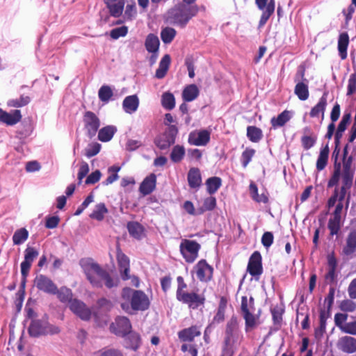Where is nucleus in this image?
<instances>
[{
    "mask_svg": "<svg viewBox=\"0 0 356 356\" xmlns=\"http://www.w3.org/2000/svg\"><path fill=\"white\" fill-rule=\"evenodd\" d=\"M120 307L127 314L134 311H145L149 309L150 301L148 296L140 290L124 287L121 293Z\"/></svg>",
    "mask_w": 356,
    "mask_h": 356,
    "instance_id": "obj_1",
    "label": "nucleus"
},
{
    "mask_svg": "<svg viewBox=\"0 0 356 356\" xmlns=\"http://www.w3.org/2000/svg\"><path fill=\"white\" fill-rule=\"evenodd\" d=\"M84 273L93 287L102 288V281L105 286L111 289L117 286L119 284L118 278H113L109 273L103 269L99 264L92 261H87L83 265Z\"/></svg>",
    "mask_w": 356,
    "mask_h": 356,
    "instance_id": "obj_2",
    "label": "nucleus"
},
{
    "mask_svg": "<svg viewBox=\"0 0 356 356\" xmlns=\"http://www.w3.org/2000/svg\"><path fill=\"white\" fill-rule=\"evenodd\" d=\"M199 12L197 5H188L183 3L175 6L168 12L167 20L170 23L184 28L188 22Z\"/></svg>",
    "mask_w": 356,
    "mask_h": 356,
    "instance_id": "obj_3",
    "label": "nucleus"
},
{
    "mask_svg": "<svg viewBox=\"0 0 356 356\" xmlns=\"http://www.w3.org/2000/svg\"><path fill=\"white\" fill-rule=\"evenodd\" d=\"M254 298L250 297L248 300L246 296H242L241 311L245 320V330L246 332L254 329L260 324V314L251 312L254 309Z\"/></svg>",
    "mask_w": 356,
    "mask_h": 356,
    "instance_id": "obj_4",
    "label": "nucleus"
},
{
    "mask_svg": "<svg viewBox=\"0 0 356 356\" xmlns=\"http://www.w3.org/2000/svg\"><path fill=\"white\" fill-rule=\"evenodd\" d=\"M201 245L196 241L183 239L179 245L180 253L185 261L193 263L198 257Z\"/></svg>",
    "mask_w": 356,
    "mask_h": 356,
    "instance_id": "obj_5",
    "label": "nucleus"
},
{
    "mask_svg": "<svg viewBox=\"0 0 356 356\" xmlns=\"http://www.w3.org/2000/svg\"><path fill=\"white\" fill-rule=\"evenodd\" d=\"M60 332L58 327L50 325L40 320H33L29 327L30 336L38 337L45 334H54Z\"/></svg>",
    "mask_w": 356,
    "mask_h": 356,
    "instance_id": "obj_6",
    "label": "nucleus"
},
{
    "mask_svg": "<svg viewBox=\"0 0 356 356\" xmlns=\"http://www.w3.org/2000/svg\"><path fill=\"white\" fill-rule=\"evenodd\" d=\"M197 279L201 282H209L213 280L214 269L206 259H200L193 267Z\"/></svg>",
    "mask_w": 356,
    "mask_h": 356,
    "instance_id": "obj_7",
    "label": "nucleus"
},
{
    "mask_svg": "<svg viewBox=\"0 0 356 356\" xmlns=\"http://www.w3.org/2000/svg\"><path fill=\"white\" fill-rule=\"evenodd\" d=\"M83 122L88 136L90 138L95 136L101 124L98 116L92 111H86L83 115Z\"/></svg>",
    "mask_w": 356,
    "mask_h": 356,
    "instance_id": "obj_8",
    "label": "nucleus"
},
{
    "mask_svg": "<svg viewBox=\"0 0 356 356\" xmlns=\"http://www.w3.org/2000/svg\"><path fill=\"white\" fill-rule=\"evenodd\" d=\"M132 326L129 319L126 316H118L115 322L110 325L111 331L115 335L124 337L131 331Z\"/></svg>",
    "mask_w": 356,
    "mask_h": 356,
    "instance_id": "obj_9",
    "label": "nucleus"
},
{
    "mask_svg": "<svg viewBox=\"0 0 356 356\" xmlns=\"http://www.w3.org/2000/svg\"><path fill=\"white\" fill-rule=\"evenodd\" d=\"M177 300L183 304H186L190 309H197L200 306L204 305L205 297L196 292H186Z\"/></svg>",
    "mask_w": 356,
    "mask_h": 356,
    "instance_id": "obj_10",
    "label": "nucleus"
},
{
    "mask_svg": "<svg viewBox=\"0 0 356 356\" xmlns=\"http://www.w3.org/2000/svg\"><path fill=\"white\" fill-rule=\"evenodd\" d=\"M34 285L39 291L48 294L55 295L57 292L56 284L49 277L42 274L35 277Z\"/></svg>",
    "mask_w": 356,
    "mask_h": 356,
    "instance_id": "obj_11",
    "label": "nucleus"
},
{
    "mask_svg": "<svg viewBox=\"0 0 356 356\" xmlns=\"http://www.w3.org/2000/svg\"><path fill=\"white\" fill-rule=\"evenodd\" d=\"M247 271L250 275L259 277L263 273L262 257L259 251H254L250 256Z\"/></svg>",
    "mask_w": 356,
    "mask_h": 356,
    "instance_id": "obj_12",
    "label": "nucleus"
},
{
    "mask_svg": "<svg viewBox=\"0 0 356 356\" xmlns=\"http://www.w3.org/2000/svg\"><path fill=\"white\" fill-rule=\"evenodd\" d=\"M117 252V261L119 267V270L121 277L123 280H127L130 278V262L129 257L122 252L120 244L118 243L116 247Z\"/></svg>",
    "mask_w": 356,
    "mask_h": 356,
    "instance_id": "obj_13",
    "label": "nucleus"
},
{
    "mask_svg": "<svg viewBox=\"0 0 356 356\" xmlns=\"http://www.w3.org/2000/svg\"><path fill=\"white\" fill-rule=\"evenodd\" d=\"M70 309L83 321H89L91 318V310L81 300L74 298L68 306Z\"/></svg>",
    "mask_w": 356,
    "mask_h": 356,
    "instance_id": "obj_14",
    "label": "nucleus"
},
{
    "mask_svg": "<svg viewBox=\"0 0 356 356\" xmlns=\"http://www.w3.org/2000/svg\"><path fill=\"white\" fill-rule=\"evenodd\" d=\"M39 252L33 247H27L24 250V259L21 263L22 275H28L33 261L38 257Z\"/></svg>",
    "mask_w": 356,
    "mask_h": 356,
    "instance_id": "obj_15",
    "label": "nucleus"
},
{
    "mask_svg": "<svg viewBox=\"0 0 356 356\" xmlns=\"http://www.w3.org/2000/svg\"><path fill=\"white\" fill-rule=\"evenodd\" d=\"M211 134L206 129L200 130L197 133L191 132L188 136V143L195 146H205L210 141Z\"/></svg>",
    "mask_w": 356,
    "mask_h": 356,
    "instance_id": "obj_16",
    "label": "nucleus"
},
{
    "mask_svg": "<svg viewBox=\"0 0 356 356\" xmlns=\"http://www.w3.org/2000/svg\"><path fill=\"white\" fill-rule=\"evenodd\" d=\"M178 338L182 342H193L195 337L201 335L200 326L195 325L184 328L177 333Z\"/></svg>",
    "mask_w": 356,
    "mask_h": 356,
    "instance_id": "obj_17",
    "label": "nucleus"
},
{
    "mask_svg": "<svg viewBox=\"0 0 356 356\" xmlns=\"http://www.w3.org/2000/svg\"><path fill=\"white\" fill-rule=\"evenodd\" d=\"M156 176L151 173L147 176L141 182L139 186V192L143 196L151 194L156 188Z\"/></svg>",
    "mask_w": 356,
    "mask_h": 356,
    "instance_id": "obj_18",
    "label": "nucleus"
},
{
    "mask_svg": "<svg viewBox=\"0 0 356 356\" xmlns=\"http://www.w3.org/2000/svg\"><path fill=\"white\" fill-rule=\"evenodd\" d=\"M22 114L19 110H14L11 113H8L0 108V122L8 126H13L20 122Z\"/></svg>",
    "mask_w": 356,
    "mask_h": 356,
    "instance_id": "obj_19",
    "label": "nucleus"
},
{
    "mask_svg": "<svg viewBox=\"0 0 356 356\" xmlns=\"http://www.w3.org/2000/svg\"><path fill=\"white\" fill-rule=\"evenodd\" d=\"M337 347L346 353H354L356 352V339L350 336L341 337L337 343Z\"/></svg>",
    "mask_w": 356,
    "mask_h": 356,
    "instance_id": "obj_20",
    "label": "nucleus"
},
{
    "mask_svg": "<svg viewBox=\"0 0 356 356\" xmlns=\"http://www.w3.org/2000/svg\"><path fill=\"white\" fill-rule=\"evenodd\" d=\"M238 330V320L236 316L233 315L227 321L225 327V337L227 343L234 341V336Z\"/></svg>",
    "mask_w": 356,
    "mask_h": 356,
    "instance_id": "obj_21",
    "label": "nucleus"
},
{
    "mask_svg": "<svg viewBox=\"0 0 356 356\" xmlns=\"http://www.w3.org/2000/svg\"><path fill=\"white\" fill-rule=\"evenodd\" d=\"M327 92H324L322 97L319 99L318 102L312 108L309 112L311 118L321 117V120L324 119L325 112L327 104Z\"/></svg>",
    "mask_w": 356,
    "mask_h": 356,
    "instance_id": "obj_22",
    "label": "nucleus"
},
{
    "mask_svg": "<svg viewBox=\"0 0 356 356\" xmlns=\"http://www.w3.org/2000/svg\"><path fill=\"white\" fill-rule=\"evenodd\" d=\"M104 1L111 16L119 17L122 15L125 3L124 0H104Z\"/></svg>",
    "mask_w": 356,
    "mask_h": 356,
    "instance_id": "obj_23",
    "label": "nucleus"
},
{
    "mask_svg": "<svg viewBox=\"0 0 356 356\" xmlns=\"http://www.w3.org/2000/svg\"><path fill=\"white\" fill-rule=\"evenodd\" d=\"M342 251L346 256L351 255L356 251V229L351 230L347 235Z\"/></svg>",
    "mask_w": 356,
    "mask_h": 356,
    "instance_id": "obj_24",
    "label": "nucleus"
},
{
    "mask_svg": "<svg viewBox=\"0 0 356 356\" xmlns=\"http://www.w3.org/2000/svg\"><path fill=\"white\" fill-rule=\"evenodd\" d=\"M228 299L225 296H221L218 303V307L215 316L213 318L212 323H220L225 321V312L227 307Z\"/></svg>",
    "mask_w": 356,
    "mask_h": 356,
    "instance_id": "obj_25",
    "label": "nucleus"
},
{
    "mask_svg": "<svg viewBox=\"0 0 356 356\" xmlns=\"http://www.w3.org/2000/svg\"><path fill=\"white\" fill-rule=\"evenodd\" d=\"M139 106V99L136 95L126 97L122 102V107L125 113L132 114Z\"/></svg>",
    "mask_w": 356,
    "mask_h": 356,
    "instance_id": "obj_26",
    "label": "nucleus"
},
{
    "mask_svg": "<svg viewBox=\"0 0 356 356\" xmlns=\"http://www.w3.org/2000/svg\"><path fill=\"white\" fill-rule=\"evenodd\" d=\"M187 179L191 188H198L202 184V177L199 168H191L188 172Z\"/></svg>",
    "mask_w": 356,
    "mask_h": 356,
    "instance_id": "obj_27",
    "label": "nucleus"
},
{
    "mask_svg": "<svg viewBox=\"0 0 356 356\" xmlns=\"http://www.w3.org/2000/svg\"><path fill=\"white\" fill-rule=\"evenodd\" d=\"M349 44V36L347 33L344 32L339 35L338 39L337 48L341 60L347 58V49Z\"/></svg>",
    "mask_w": 356,
    "mask_h": 356,
    "instance_id": "obj_28",
    "label": "nucleus"
},
{
    "mask_svg": "<svg viewBox=\"0 0 356 356\" xmlns=\"http://www.w3.org/2000/svg\"><path fill=\"white\" fill-rule=\"evenodd\" d=\"M171 58L169 54H165L161 58L158 69L156 70L155 76L161 79L164 78L169 70Z\"/></svg>",
    "mask_w": 356,
    "mask_h": 356,
    "instance_id": "obj_29",
    "label": "nucleus"
},
{
    "mask_svg": "<svg viewBox=\"0 0 356 356\" xmlns=\"http://www.w3.org/2000/svg\"><path fill=\"white\" fill-rule=\"evenodd\" d=\"M291 116L290 115V111L287 110H284L280 114H279L277 117H273L270 120V124L272 128L276 129L278 127H282L284 126L286 122H288Z\"/></svg>",
    "mask_w": 356,
    "mask_h": 356,
    "instance_id": "obj_30",
    "label": "nucleus"
},
{
    "mask_svg": "<svg viewBox=\"0 0 356 356\" xmlns=\"http://www.w3.org/2000/svg\"><path fill=\"white\" fill-rule=\"evenodd\" d=\"M339 154V151L337 153L335 157V161L334 163V171L333 173L327 182V187L332 188L333 186H337L339 181L340 179V177L342 174L341 172V164L339 162H337V156Z\"/></svg>",
    "mask_w": 356,
    "mask_h": 356,
    "instance_id": "obj_31",
    "label": "nucleus"
},
{
    "mask_svg": "<svg viewBox=\"0 0 356 356\" xmlns=\"http://www.w3.org/2000/svg\"><path fill=\"white\" fill-rule=\"evenodd\" d=\"M98 140L106 143L110 141L117 131L116 127L107 125L98 130Z\"/></svg>",
    "mask_w": 356,
    "mask_h": 356,
    "instance_id": "obj_32",
    "label": "nucleus"
},
{
    "mask_svg": "<svg viewBox=\"0 0 356 356\" xmlns=\"http://www.w3.org/2000/svg\"><path fill=\"white\" fill-rule=\"evenodd\" d=\"M200 91L195 84H191L184 88L182 91V98L184 102H192L199 95Z\"/></svg>",
    "mask_w": 356,
    "mask_h": 356,
    "instance_id": "obj_33",
    "label": "nucleus"
},
{
    "mask_svg": "<svg viewBox=\"0 0 356 356\" xmlns=\"http://www.w3.org/2000/svg\"><path fill=\"white\" fill-rule=\"evenodd\" d=\"M55 295H57L58 299L61 302L67 304L68 306L74 300L72 290L66 286L57 288V292L55 293Z\"/></svg>",
    "mask_w": 356,
    "mask_h": 356,
    "instance_id": "obj_34",
    "label": "nucleus"
},
{
    "mask_svg": "<svg viewBox=\"0 0 356 356\" xmlns=\"http://www.w3.org/2000/svg\"><path fill=\"white\" fill-rule=\"evenodd\" d=\"M354 174H341L342 186L339 191L340 200H343L346 191L350 189L353 185Z\"/></svg>",
    "mask_w": 356,
    "mask_h": 356,
    "instance_id": "obj_35",
    "label": "nucleus"
},
{
    "mask_svg": "<svg viewBox=\"0 0 356 356\" xmlns=\"http://www.w3.org/2000/svg\"><path fill=\"white\" fill-rule=\"evenodd\" d=\"M330 312H325L321 310L319 316V327L315 329L314 336L316 339H320L323 337L326 330V321L329 317Z\"/></svg>",
    "mask_w": 356,
    "mask_h": 356,
    "instance_id": "obj_36",
    "label": "nucleus"
},
{
    "mask_svg": "<svg viewBox=\"0 0 356 356\" xmlns=\"http://www.w3.org/2000/svg\"><path fill=\"white\" fill-rule=\"evenodd\" d=\"M330 149L327 145H326L320 151L318 157L316 161V169L318 171H321L325 168L327 165L329 158Z\"/></svg>",
    "mask_w": 356,
    "mask_h": 356,
    "instance_id": "obj_37",
    "label": "nucleus"
},
{
    "mask_svg": "<svg viewBox=\"0 0 356 356\" xmlns=\"http://www.w3.org/2000/svg\"><path fill=\"white\" fill-rule=\"evenodd\" d=\"M308 82L299 81L294 88V93L301 101H305L309 96Z\"/></svg>",
    "mask_w": 356,
    "mask_h": 356,
    "instance_id": "obj_38",
    "label": "nucleus"
},
{
    "mask_svg": "<svg viewBox=\"0 0 356 356\" xmlns=\"http://www.w3.org/2000/svg\"><path fill=\"white\" fill-rule=\"evenodd\" d=\"M145 46L148 52H159L160 46L159 38L153 33L148 34L145 39Z\"/></svg>",
    "mask_w": 356,
    "mask_h": 356,
    "instance_id": "obj_39",
    "label": "nucleus"
},
{
    "mask_svg": "<svg viewBox=\"0 0 356 356\" xmlns=\"http://www.w3.org/2000/svg\"><path fill=\"white\" fill-rule=\"evenodd\" d=\"M275 8V1L270 0L268 3L266 9L263 10V13L261 15L259 22V27H262L266 24L270 16L274 13Z\"/></svg>",
    "mask_w": 356,
    "mask_h": 356,
    "instance_id": "obj_40",
    "label": "nucleus"
},
{
    "mask_svg": "<svg viewBox=\"0 0 356 356\" xmlns=\"http://www.w3.org/2000/svg\"><path fill=\"white\" fill-rule=\"evenodd\" d=\"M272 318L276 330H279L282 326V316L284 312V309L279 305H276L270 309Z\"/></svg>",
    "mask_w": 356,
    "mask_h": 356,
    "instance_id": "obj_41",
    "label": "nucleus"
},
{
    "mask_svg": "<svg viewBox=\"0 0 356 356\" xmlns=\"http://www.w3.org/2000/svg\"><path fill=\"white\" fill-rule=\"evenodd\" d=\"M262 130L256 126H248L247 127V137L252 143H258L263 138Z\"/></svg>",
    "mask_w": 356,
    "mask_h": 356,
    "instance_id": "obj_42",
    "label": "nucleus"
},
{
    "mask_svg": "<svg viewBox=\"0 0 356 356\" xmlns=\"http://www.w3.org/2000/svg\"><path fill=\"white\" fill-rule=\"evenodd\" d=\"M127 227L131 236L137 239L141 238L144 228L139 222L135 221L129 222Z\"/></svg>",
    "mask_w": 356,
    "mask_h": 356,
    "instance_id": "obj_43",
    "label": "nucleus"
},
{
    "mask_svg": "<svg viewBox=\"0 0 356 356\" xmlns=\"http://www.w3.org/2000/svg\"><path fill=\"white\" fill-rule=\"evenodd\" d=\"M108 211L104 203L97 204L92 212L90 214V218L92 219L102 221L104 218L105 214L108 213Z\"/></svg>",
    "mask_w": 356,
    "mask_h": 356,
    "instance_id": "obj_44",
    "label": "nucleus"
},
{
    "mask_svg": "<svg viewBox=\"0 0 356 356\" xmlns=\"http://www.w3.org/2000/svg\"><path fill=\"white\" fill-rule=\"evenodd\" d=\"M127 337L125 339L126 341V347L127 348L132 349L134 350H136L140 344V337L138 334L136 332H130L127 334Z\"/></svg>",
    "mask_w": 356,
    "mask_h": 356,
    "instance_id": "obj_45",
    "label": "nucleus"
},
{
    "mask_svg": "<svg viewBox=\"0 0 356 356\" xmlns=\"http://www.w3.org/2000/svg\"><path fill=\"white\" fill-rule=\"evenodd\" d=\"M222 179L218 177H212L207 179V190L210 195L215 193L221 186Z\"/></svg>",
    "mask_w": 356,
    "mask_h": 356,
    "instance_id": "obj_46",
    "label": "nucleus"
},
{
    "mask_svg": "<svg viewBox=\"0 0 356 356\" xmlns=\"http://www.w3.org/2000/svg\"><path fill=\"white\" fill-rule=\"evenodd\" d=\"M216 207V199L213 196H210L204 200L203 205L198 208L197 214L201 215L207 211H213Z\"/></svg>",
    "mask_w": 356,
    "mask_h": 356,
    "instance_id": "obj_47",
    "label": "nucleus"
},
{
    "mask_svg": "<svg viewBox=\"0 0 356 356\" xmlns=\"http://www.w3.org/2000/svg\"><path fill=\"white\" fill-rule=\"evenodd\" d=\"M161 105L168 111L172 110L175 106V98L172 93L165 92L161 96Z\"/></svg>",
    "mask_w": 356,
    "mask_h": 356,
    "instance_id": "obj_48",
    "label": "nucleus"
},
{
    "mask_svg": "<svg viewBox=\"0 0 356 356\" xmlns=\"http://www.w3.org/2000/svg\"><path fill=\"white\" fill-rule=\"evenodd\" d=\"M249 188L251 197L255 202L265 204L268 202V197L266 194L262 193L261 195H258V188L254 183L252 182L250 184Z\"/></svg>",
    "mask_w": 356,
    "mask_h": 356,
    "instance_id": "obj_49",
    "label": "nucleus"
},
{
    "mask_svg": "<svg viewBox=\"0 0 356 356\" xmlns=\"http://www.w3.org/2000/svg\"><path fill=\"white\" fill-rule=\"evenodd\" d=\"M341 218L338 217L332 216L327 223V228L330 230V234L331 236L338 234L339 232L341 229Z\"/></svg>",
    "mask_w": 356,
    "mask_h": 356,
    "instance_id": "obj_50",
    "label": "nucleus"
},
{
    "mask_svg": "<svg viewBox=\"0 0 356 356\" xmlns=\"http://www.w3.org/2000/svg\"><path fill=\"white\" fill-rule=\"evenodd\" d=\"M29 238V232L26 228H20L17 229L13 236V241L15 245H20L23 243Z\"/></svg>",
    "mask_w": 356,
    "mask_h": 356,
    "instance_id": "obj_51",
    "label": "nucleus"
},
{
    "mask_svg": "<svg viewBox=\"0 0 356 356\" xmlns=\"http://www.w3.org/2000/svg\"><path fill=\"white\" fill-rule=\"evenodd\" d=\"M256 154V150L251 147H246L241 156V163L243 168H245L251 162Z\"/></svg>",
    "mask_w": 356,
    "mask_h": 356,
    "instance_id": "obj_52",
    "label": "nucleus"
},
{
    "mask_svg": "<svg viewBox=\"0 0 356 356\" xmlns=\"http://www.w3.org/2000/svg\"><path fill=\"white\" fill-rule=\"evenodd\" d=\"M185 155V149L183 146L177 145L174 146L170 153V159L174 163H179Z\"/></svg>",
    "mask_w": 356,
    "mask_h": 356,
    "instance_id": "obj_53",
    "label": "nucleus"
},
{
    "mask_svg": "<svg viewBox=\"0 0 356 356\" xmlns=\"http://www.w3.org/2000/svg\"><path fill=\"white\" fill-rule=\"evenodd\" d=\"M177 31L175 29L171 27H165L161 31V38L163 43L169 44L175 38Z\"/></svg>",
    "mask_w": 356,
    "mask_h": 356,
    "instance_id": "obj_54",
    "label": "nucleus"
},
{
    "mask_svg": "<svg viewBox=\"0 0 356 356\" xmlns=\"http://www.w3.org/2000/svg\"><path fill=\"white\" fill-rule=\"evenodd\" d=\"M30 102L29 96L22 95L19 99H10L7 104L10 107L19 108L26 106Z\"/></svg>",
    "mask_w": 356,
    "mask_h": 356,
    "instance_id": "obj_55",
    "label": "nucleus"
},
{
    "mask_svg": "<svg viewBox=\"0 0 356 356\" xmlns=\"http://www.w3.org/2000/svg\"><path fill=\"white\" fill-rule=\"evenodd\" d=\"M113 95V91L108 86H102L98 92L99 98L103 102H108Z\"/></svg>",
    "mask_w": 356,
    "mask_h": 356,
    "instance_id": "obj_56",
    "label": "nucleus"
},
{
    "mask_svg": "<svg viewBox=\"0 0 356 356\" xmlns=\"http://www.w3.org/2000/svg\"><path fill=\"white\" fill-rule=\"evenodd\" d=\"M174 140L170 139L168 136L165 135H163L162 137L158 138L155 140L156 145L160 149H166L168 148L170 145L174 144Z\"/></svg>",
    "mask_w": 356,
    "mask_h": 356,
    "instance_id": "obj_57",
    "label": "nucleus"
},
{
    "mask_svg": "<svg viewBox=\"0 0 356 356\" xmlns=\"http://www.w3.org/2000/svg\"><path fill=\"white\" fill-rule=\"evenodd\" d=\"M120 167L113 165L108 168V172L111 173L106 179L104 181V184L105 185H109L113 183L115 181L118 179L119 176L118 175V172L120 171Z\"/></svg>",
    "mask_w": 356,
    "mask_h": 356,
    "instance_id": "obj_58",
    "label": "nucleus"
},
{
    "mask_svg": "<svg viewBox=\"0 0 356 356\" xmlns=\"http://www.w3.org/2000/svg\"><path fill=\"white\" fill-rule=\"evenodd\" d=\"M339 308L345 312H353L356 309V302L353 299H346L341 302Z\"/></svg>",
    "mask_w": 356,
    "mask_h": 356,
    "instance_id": "obj_59",
    "label": "nucleus"
},
{
    "mask_svg": "<svg viewBox=\"0 0 356 356\" xmlns=\"http://www.w3.org/2000/svg\"><path fill=\"white\" fill-rule=\"evenodd\" d=\"M128 33V28L126 26L113 29L110 32V35L113 39L117 40L120 37H124Z\"/></svg>",
    "mask_w": 356,
    "mask_h": 356,
    "instance_id": "obj_60",
    "label": "nucleus"
},
{
    "mask_svg": "<svg viewBox=\"0 0 356 356\" xmlns=\"http://www.w3.org/2000/svg\"><path fill=\"white\" fill-rule=\"evenodd\" d=\"M101 149V145L98 143H93L89 145L88 147L86 149L85 155L88 158H91L97 155Z\"/></svg>",
    "mask_w": 356,
    "mask_h": 356,
    "instance_id": "obj_61",
    "label": "nucleus"
},
{
    "mask_svg": "<svg viewBox=\"0 0 356 356\" xmlns=\"http://www.w3.org/2000/svg\"><path fill=\"white\" fill-rule=\"evenodd\" d=\"M136 15V8L135 3L127 4L125 8L124 18L126 20H132Z\"/></svg>",
    "mask_w": 356,
    "mask_h": 356,
    "instance_id": "obj_62",
    "label": "nucleus"
},
{
    "mask_svg": "<svg viewBox=\"0 0 356 356\" xmlns=\"http://www.w3.org/2000/svg\"><path fill=\"white\" fill-rule=\"evenodd\" d=\"M316 137H312L310 136H303L301 138V143L305 150L312 148L316 143Z\"/></svg>",
    "mask_w": 356,
    "mask_h": 356,
    "instance_id": "obj_63",
    "label": "nucleus"
},
{
    "mask_svg": "<svg viewBox=\"0 0 356 356\" xmlns=\"http://www.w3.org/2000/svg\"><path fill=\"white\" fill-rule=\"evenodd\" d=\"M356 92V72L350 75L348 83L347 95H351Z\"/></svg>",
    "mask_w": 356,
    "mask_h": 356,
    "instance_id": "obj_64",
    "label": "nucleus"
}]
</instances>
